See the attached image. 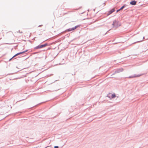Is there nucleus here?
<instances>
[{
    "label": "nucleus",
    "instance_id": "2",
    "mask_svg": "<svg viewBox=\"0 0 148 148\" xmlns=\"http://www.w3.org/2000/svg\"><path fill=\"white\" fill-rule=\"evenodd\" d=\"M79 26H80V25L76 26L73 28H69V29H67V31L68 32H70V31H71L72 30H75V29H76L78 27H79Z\"/></svg>",
    "mask_w": 148,
    "mask_h": 148
},
{
    "label": "nucleus",
    "instance_id": "1",
    "mask_svg": "<svg viewBox=\"0 0 148 148\" xmlns=\"http://www.w3.org/2000/svg\"><path fill=\"white\" fill-rule=\"evenodd\" d=\"M119 22L116 21H114L112 24V25L114 27H117L120 25L119 23Z\"/></svg>",
    "mask_w": 148,
    "mask_h": 148
},
{
    "label": "nucleus",
    "instance_id": "5",
    "mask_svg": "<svg viewBox=\"0 0 148 148\" xmlns=\"http://www.w3.org/2000/svg\"><path fill=\"white\" fill-rule=\"evenodd\" d=\"M27 51H23L22 52H20V53H17V54L15 55L14 56H13L11 59H10V60H11L12 58H13L14 57L16 56H18L20 54L23 53H25V52H26Z\"/></svg>",
    "mask_w": 148,
    "mask_h": 148
},
{
    "label": "nucleus",
    "instance_id": "11",
    "mask_svg": "<svg viewBox=\"0 0 148 148\" xmlns=\"http://www.w3.org/2000/svg\"><path fill=\"white\" fill-rule=\"evenodd\" d=\"M54 148H58V147L57 146H55Z\"/></svg>",
    "mask_w": 148,
    "mask_h": 148
},
{
    "label": "nucleus",
    "instance_id": "13",
    "mask_svg": "<svg viewBox=\"0 0 148 148\" xmlns=\"http://www.w3.org/2000/svg\"><path fill=\"white\" fill-rule=\"evenodd\" d=\"M49 147H46V148H49Z\"/></svg>",
    "mask_w": 148,
    "mask_h": 148
},
{
    "label": "nucleus",
    "instance_id": "9",
    "mask_svg": "<svg viewBox=\"0 0 148 148\" xmlns=\"http://www.w3.org/2000/svg\"><path fill=\"white\" fill-rule=\"evenodd\" d=\"M115 97V95L114 94H112L111 95V97L112 98Z\"/></svg>",
    "mask_w": 148,
    "mask_h": 148
},
{
    "label": "nucleus",
    "instance_id": "8",
    "mask_svg": "<svg viewBox=\"0 0 148 148\" xmlns=\"http://www.w3.org/2000/svg\"><path fill=\"white\" fill-rule=\"evenodd\" d=\"M136 2L135 1H133L130 2V4L132 5H134L136 4Z\"/></svg>",
    "mask_w": 148,
    "mask_h": 148
},
{
    "label": "nucleus",
    "instance_id": "10",
    "mask_svg": "<svg viewBox=\"0 0 148 148\" xmlns=\"http://www.w3.org/2000/svg\"><path fill=\"white\" fill-rule=\"evenodd\" d=\"M124 7V6H123L120 9V10H122V9H123V8Z\"/></svg>",
    "mask_w": 148,
    "mask_h": 148
},
{
    "label": "nucleus",
    "instance_id": "12",
    "mask_svg": "<svg viewBox=\"0 0 148 148\" xmlns=\"http://www.w3.org/2000/svg\"><path fill=\"white\" fill-rule=\"evenodd\" d=\"M120 10H120V9H119V10H118L116 12H118Z\"/></svg>",
    "mask_w": 148,
    "mask_h": 148
},
{
    "label": "nucleus",
    "instance_id": "7",
    "mask_svg": "<svg viewBox=\"0 0 148 148\" xmlns=\"http://www.w3.org/2000/svg\"><path fill=\"white\" fill-rule=\"evenodd\" d=\"M13 34V33L11 32H8L7 33V35L8 36H12Z\"/></svg>",
    "mask_w": 148,
    "mask_h": 148
},
{
    "label": "nucleus",
    "instance_id": "3",
    "mask_svg": "<svg viewBox=\"0 0 148 148\" xmlns=\"http://www.w3.org/2000/svg\"><path fill=\"white\" fill-rule=\"evenodd\" d=\"M47 45V44H45L44 45H39L38 46L36 47V48L37 49H39V48H42L43 47H45Z\"/></svg>",
    "mask_w": 148,
    "mask_h": 148
},
{
    "label": "nucleus",
    "instance_id": "4",
    "mask_svg": "<svg viewBox=\"0 0 148 148\" xmlns=\"http://www.w3.org/2000/svg\"><path fill=\"white\" fill-rule=\"evenodd\" d=\"M142 75H134L132 76H130L128 77L129 78H135L136 77H140Z\"/></svg>",
    "mask_w": 148,
    "mask_h": 148
},
{
    "label": "nucleus",
    "instance_id": "6",
    "mask_svg": "<svg viewBox=\"0 0 148 148\" xmlns=\"http://www.w3.org/2000/svg\"><path fill=\"white\" fill-rule=\"evenodd\" d=\"M115 11V9L114 8L112 9L110 11H109L108 14V15H109L112 13V12Z\"/></svg>",
    "mask_w": 148,
    "mask_h": 148
}]
</instances>
